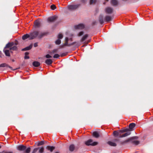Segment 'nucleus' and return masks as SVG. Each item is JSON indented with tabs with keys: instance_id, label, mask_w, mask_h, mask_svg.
Wrapping results in <instances>:
<instances>
[{
	"instance_id": "42",
	"label": "nucleus",
	"mask_w": 153,
	"mask_h": 153,
	"mask_svg": "<svg viewBox=\"0 0 153 153\" xmlns=\"http://www.w3.org/2000/svg\"><path fill=\"white\" fill-rule=\"evenodd\" d=\"M128 129H126L123 130L122 131V132H124L128 131Z\"/></svg>"
},
{
	"instance_id": "39",
	"label": "nucleus",
	"mask_w": 153,
	"mask_h": 153,
	"mask_svg": "<svg viewBox=\"0 0 153 153\" xmlns=\"http://www.w3.org/2000/svg\"><path fill=\"white\" fill-rule=\"evenodd\" d=\"M96 0H90V4L94 3L96 2Z\"/></svg>"
},
{
	"instance_id": "10",
	"label": "nucleus",
	"mask_w": 153,
	"mask_h": 153,
	"mask_svg": "<svg viewBox=\"0 0 153 153\" xmlns=\"http://www.w3.org/2000/svg\"><path fill=\"white\" fill-rule=\"evenodd\" d=\"M31 33L30 35L28 34H25L22 36V39L23 40H25L28 38H29L30 39H31Z\"/></svg>"
},
{
	"instance_id": "45",
	"label": "nucleus",
	"mask_w": 153,
	"mask_h": 153,
	"mask_svg": "<svg viewBox=\"0 0 153 153\" xmlns=\"http://www.w3.org/2000/svg\"><path fill=\"white\" fill-rule=\"evenodd\" d=\"M118 139H115V140H114V141H118Z\"/></svg>"
},
{
	"instance_id": "9",
	"label": "nucleus",
	"mask_w": 153,
	"mask_h": 153,
	"mask_svg": "<svg viewBox=\"0 0 153 153\" xmlns=\"http://www.w3.org/2000/svg\"><path fill=\"white\" fill-rule=\"evenodd\" d=\"M34 25L35 27H40L41 25L40 22L38 20H36L34 22Z\"/></svg>"
},
{
	"instance_id": "16",
	"label": "nucleus",
	"mask_w": 153,
	"mask_h": 153,
	"mask_svg": "<svg viewBox=\"0 0 153 153\" xmlns=\"http://www.w3.org/2000/svg\"><path fill=\"white\" fill-rule=\"evenodd\" d=\"M135 124L134 123H130L129 125V127L131 131L132 130V129L134 128L135 126Z\"/></svg>"
},
{
	"instance_id": "3",
	"label": "nucleus",
	"mask_w": 153,
	"mask_h": 153,
	"mask_svg": "<svg viewBox=\"0 0 153 153\" xmlns=\"http://www.w3.org/2000/svg\"><path fill=\"white\" fill-rule=\"evenodd\" d=\"M137 137H131L130 138H128V139L125 140L124 141H122L121 142V143L123 144L125 143H127L129 142L132 141L133 143L135 145H138L139 144V142L137 140H134L133 141V140L134 139H137Z\"/></svg>"
},
{
	"instance_id": "33",
	"label": "nucleus",
	"mask_w": 153,
	"mask_h": 153,
	"mask_svg": "<svg viewBox=\"0 0 153 153\" xmlns=\"http://www.w3.org/2000/svg\"><path fill=\"white\" fill-rule=\"evenodd\" d=\"M113 135L115 136H117L119 135L118 132L116 131H114L113 133Z\"/></svg>"
},
{
	"instance_id": "34",
	"label": "nucleus",
	"mask_w": 153,
	"mask_h": 153,
	"mask_svg": "<svg viewBox=\"0 0 153 153\" xmlns=\"http://www.w3.org/2000/svg\"><path fill=\"white\" fill-rule=\"evenodd\" d=\"M44 143V142L43 141H42L40 142H39L38 143V146H39L40 145H42Z\"/></svg>"
},
{
	"instance_id": "37",
	"label": "nucleus",
	"mask_w": 153,
	"mask_h": 153,
	"mask_svg": "<svg viewBox=\"0 0 153 153\" xmlns=\"http://www.w3.org/2000/svg\"><path fill=\"white\" fill-rule=\"evenodd\" d=\"M51 9L54 10L56 8V7L55 5L53 4L51 6Z\"/></svg>"
},
{
	"instance_id": "40",
	"label": "nucleus",
	"mask_w": 153,
	"mask_h": 153,
	"mask_svg": "<svg viewBox=\"0 0 153 153\" xmlns=\"http://www.w3.org/2000/svg\"><path fill=\"white\" fill-rule=\"evenodd\" d=\"M83 34V32L82 31H81L79 33L78 35V36H81Z\"/></svg>"
},
{
	"instance_id": "17",
	"label": "nucleus",
	"mask_w": 153,
	"mask_h": 153,
	"mask_svg": "<svg viewBox=\"0 0 153 153\" xmlns=\"http://www.w3.org/2000/svg\"><path fill=\"white\" fill-rule=\"evenodd\" d=\"M92 135L94 137L96 138H98L99 136V134L97 131H94L93 132Z\"/></svg>"
},
{
	"instance_id": "26",
	"label": "nucleus",
	"mask_w": 153,
	"mask_h": 153,
	"mask_svg": "<svg viewBox=\"0 0 153 153\" xmlns=\"http://www.w3.org/2000/svg\"><path fill=\"white\" fill-rule=\"evenodd\" d=\"M105 20L106 22H109L111 21V17L108 16H107L105 17Z\"/></svg>"
},
{
	"instance_id": "6",
	"label": "nucleus",
	"mask_w": 153,
	"mask_h": 153,
	"mask_svg": "<svg viewBox=\"0 0 153 153\" xmlns=\"http://www.w3.org/2000/svg\"><path fill=\"white\" fill-rule=\"evenodd\" d=\"M79 4L71 5L68 6V8L70 10H74L78 8Z\"/></svg>"
},
{
	"instance_id": "21",
	"label": "nucleus",
	"mask_w": 153,
	"mask_h": 153,
	"mask_svg": "<svg viewBox=\"0 0 153 153\" xmlns=\"http://www.w3.org/2000/svg\"><path fill=\"white\" fill-rule=\"evenodd\" d=\"M46 149L48 150H50L51 152H52L53 151V150L55 149V147L53 146H48L47 147Z\"/></svg>"
},
{
	"instance_id": "11",
	"label": "nucleus",
	"mask_w": 153,
	"mask_h": 153,
	"mask_svg": "<svg viewBox=\"0 0 153 153\" xmlns=\"http://www.w3.org/2000/svg\"><path fill=\"white\" fill-rule=\"evenodd\" d=\"M113 10V9L110 7H107L105 9L106 13L108 14H110L112 13Z\"/></svg>"
},
{
	"instance_id": "23",
	"label": "nucleus",
	"mask_w": 153,
	"mask_h": 153,
	"mask_svg": "<svg viewBox=\"0 0 153 153\" xmlns=\"http://www.w3.org/2000/svg\"><path fill=\"white\" fill-rule=\"evenodd\" d=\"M131 132H127L126 133L122 135H120L119 136L120 137H126L128 135H129L131 134Z\"/></svg>"
},
{
	"instance_id": "28",
	"label": "nucleus",
	"mask_w": 153,
	"mask_h": 153,
	"mask_svg": "<svg viewBox=\"0 0 153 153\" xmlns=\"http://www.w3.org/2000/svg\"><path fill=\"white\" fill-rule=\"evenodd\" d=\"M25 59H28L29 58V56H28L29 54V53L27 52H26L25 53Z\"/></svg>"
},
{
	"instance_id": "12",
	"label": "nucleus",
	"mask_w": 153,
	"mask_h": 153,
	"mask_svg": "<svg viewBox=\"0 0 153 153\" xmlns=\"http://www.w3.org/2000/svg\"><path fill=\"white\" fill-rule=\"evenodd\" d=\"M10 49H4V51L6 56H10Z\"/></svg>"
},
{
	"instance_id": "2",
	"label": "nucleus",
	"mask_w": 153,
	"mask_h": 153,
	"mask_svg": "<svg viewBox=\"0 0 153 153\" xmlns=\"http://www.w3.org/2000/svg\"><path fill=\"white\" fill-rule=\"evenodd\" d=\"M17 149L19 151H25L24 153H29L30 151V148L29 147L26 149V147L23 145H19L17 147Z\"/></svg>"
},
{
	"instance_id": "14",
	"label": "nucleus",
	"mask_w": 153,
	"mask_h": 153,
	"mask_svg": "<svg viewBox=\"0 0 153 153\" xmlns=\"http://www.w3.org/2000/svg\"><path fill=\"white\" fill-rule=\"evenodd\" d=\"M8 67L10 68H12L10 66L5 63H2L0 65V67Z\"/></svg>"
},
{
	"instance_id": "31",
	"label": "nucleus",
	"mask_w": 153,
	"mask_h": 153,
	"mask_svg": "<svg viewBox=\"0 0 153 153\" xmlns=\"http://www.w3.org/2000/svg\"><path fill=\"white\" fill-rule=\"evenodd\" d=\"M17 49V47L16 46H13V47H11L10 48V50H16Z\"/></svg>"
},
{
	"instance_id": "13",
	"label": "nucleus",
	"mask_w": 153,
	"mask_h": 153,
	"mask_svg": "<svg viewBox=\"0 0 153 153\" xmlns=\"http://www.w3.org/2000/svg\"><path fill=\"white\" fill-rule=\"evenodd\" d=\"M13 45V43H8L6 45L4 49H7V48H11L10 47H12Z\"/></svg>"
},
{
	"instance_id": "8",
	"label": "nucleus",
	"mask_w": 153,
	"mask_h": 153,
	"mask_svg": "<svg viewBox=\"0 0 153 153\" xmlns=\"http://www.w3.org/2000/svg\"><path fill=\"white\" fill-rule=\"evenodd\" d=\"M75 28L77 29H82L85 27L84 25L82 24H80L75 26Z\"/></svg>"
},
{
	"instance_id": "5",
	"label": "nucleus",
	"mask_w": 153,
	"mask_h": 153,
	"mask_svg": "<svg viewBox=\"0 0 153 153\" xmlns=\"http://www.w3.org/2000/svg\"><path fill=\"white\" fill-rule=\"evenodd\" d=\"M85 143L87 146H95L97 145L98 144L97 142H93V140L91 139H89L87 141L85 142Z\"/></svg>"
},
{
	"instance_id": "25",
	"label": "nucleus",
	"mask_w": 153,
	"mask_h": 153,
	"mask_svg": "<svg viewBox=\"0 0 153 153\" xmlns=\"http://www.w3.org/2000/svg\"><path fill=\"white\" fill-rule=\"evenodd\" d=\"M111 3L113 5H116L118 4L117 1L116 0H111Z\"/></svg>"
},
{
	"instance_id": "7",
	"label": "nucleus",
	"mask_w": 153,
	"mask_h": 153,
	"mask_svg": "<svg viewBox=\"0 0 153 153\" xmlns=\"http://www.w3.org/2000/svg\"><path fill=\"white\" fill-rule=\"evenodd\" d=\"M57 18V17L56 16H51L49 17L48 19V22H52L56 20Z\"/></svg>"
},
{
	"instance_id": "49",
	"label": "nucleus",
	"mask_w": 153,
	"mask_h": 153,
	"mask_svg": "<svg viewBox=\"0 0 153 153\" xmlns=\"http://www.w3.org/2000/svg\"><path fill=\"white\" fill-rule=\"evenodd\" d=\"M1 148V146H0V148Z\"/></svg>"
},
{
	"instance_id": "35",
	"label": "nucleus",
	"mask_w": 153,
	"mask_h": 153,
	"mask_svg": "<svg viewBox=\"0 0 153 153\" xmlns=\"http://www.w3.org/2000/svg\"><path fill=\"white\" fill-rule=\"evenodd\" d=\"M57 49H54L52 51L51 53L53 54L55 53H57Z\"/></svg>"
},
{
	"instance_id": "20",
	"label": "nucleus",
	"mask_w": 153,
	"mask_h": 153,
	"mask_svg": "<svg viewBox=\"0 0 153 153\" xmlns=\"http://www.w3.org/2000/svg\"><path fill=\"white\" fill-rule=\"evenodd\" d=\"M53 62V61L51 59H47L45 62V63L48 65H50Z\"/></svg>"
},
{
	"instance_id": "32",
	"label": "nucleus",
	"mask_w": 153,
	"mask_h": 153,
	"mask_svg": "<svg viewBox=\"0 0 153 153\" xmlns=\"http://www.w3.org/2000/svg\"><path fill=\"white\" fill-rule=\"evenodd\" d=\"M39 152L40 153H42L43 152L44 150V149L43 147L39 148Z\"/></svg>"
},
{
	"instance_id": "18",
	"label": "nucleus",
	"mask_w": 153,
	"mask_h": 153,
	"mask_svg": "<svg viewBox=\"0 0 153 153\" xmlns=\"http://www.w3.org/2000/svg\"><path fill=\"white\" fill-rule=\"evenodd\" d=\"M32 47V45H29V46L25 48H24L22 50V51H27V50H29Z\"/></svg>"
},
{
	"instance_id": "36",
	"label": "nucleus",
	"mask_w": 153,
	"mask_h": 153,
	"mask_svg": "<svg viewBox=\"0 0 153 153\" xmlns=\"http://www.w3.org/2000/svg\"><path fill=\"white\" fill-rule=\"evenodd\" d=\"M39 148H37L34 149L33 150L32 153H36L37 152Z\"/></svg>"
},
{
	"instance_id": "4",
	"label": "nucleus",
	"mask_w": 153,
	"mask_h": 153,
	"mask_svg": "<svg viewBox=\"0 0 153 153\" xmlns=\"http://www.w3.org/2000/svg\"><path fill=\"white\" fill-rule=\"evenodd\" d=\"M72 41V38H70L69 39H68V37H66L65 39V42L64 44L62 46V47H63L64 46H70L74 45L76 43V42H73L70 44H68V41Z\"/></svg>"
},
{
	"instance_id": "27",
	"label": "nucleus",
	"mask_w": 153,
	"mask_h": 153,
	"mask_svg": "<svg viewBox=\"0 0 153 153\" xmlns=\"http://www.w3.org/2000/svg\"><path fill=\"white\" fill-rule=\"evenodd\" d=\"M99 21L100 23L102 24L103 23V17L102 16L100 15V17Z\"/></svg>"
},
{
	"instance_id": "15",
	"label": "nucleus",
	"mask_w": 153,
	"mask_h": 153,
	"mask_svg": "<svg viewBox=\"0 0 153 153\" xmlns=\"http://www.w3.org/2000/svg\"><path fill=\"white\" fill-rule=\"evenodd\" d=\"M33 65L34 67H38L40 65V63L37 61H34L33 62Z\"/></svg>"
},
{
	"instance_id": "19",
	"label": "nucleus",
	"mask_w": 153,
	"mask_h": 153,
	"mask_svg": "<svg viewBox=\"0 0 153 153\" xmlns=\"http://www.w3.org/2000/svg\"><path fill=\"white\" fill-rule=\"evenodd\" d=\"M88 37V35L87 34H85L81 39L80 41L81 42H84L85 40Z\"/></svg>"
},
{
	"instance_id": "1",
	"label": "nucleus",
	"mask_w": 153,
	"mask_h": 153,
	"mask_svg": "<svg viewBox=\"0 0 153 153\" xmlns=\"http://www.w3.org/2000/svg\"><path fill=\"white\" fill-rule=\"evenodd\" d=\"M47 33L40 31H36L31 33V39H34L36 37L38 39H41L46 36Z\"/></svg>"
},
{
	"instance_id": "46",
	"label": "nucleus",
	"mask_w": 153,
	"mask_h": 153,
	"mask_svg": "<svg viewBox=\"0 0 153 153\" xmlns=\"http://www.w3.org/2000/svg\"><path fill=\"white\" fill-rule=\"evenodd\" d=\"M82 1V2H85V1Z\"/></svg>"
},
{
	"instance_id": "48",
	"label": "nucleus",
	"mask_w": 153,
	"mask_h": 153,
	"mask_svg": "<svg viewBox=\"0 0 153 153\" xmlns=\"http://www.w3.org/2000/svg\"><path fill=\"white\" fill-rule=\"evenodd\" d=\"M107 1H108V0H106Z\"/></svg>"
},
{
	"instance_id": "43",
	"label": "nucleus",
	"mask_w": 153,
	"mask_h": 153,
	"mask_svg": "<svg viewBox=\"0 0 153 153\" xmlns=\"http://www.w3.org/2000/svg\"><path fill=\"white\" fill-rule=\"evenodd\" d=\"M34 47H36L38 46V44L36 42L34 44Z\"/></svg>"
},
{
	"instance_id": "41",
	"label": "nucleus",
	"mask_w": 153,
	"mask_h": 153,
	"mask_svg": "<svg viewBox=\"0 0 153 153\" xmlns=\"http://www.w3.org/2000/svg\"><path fill=\"white\" fill-rule=\"evenodd\" d=\"M45 57L46 58H51L52 57L51 55H49L48 54H47L46 55Z\"/></svg>"
},
{
	"instance_id": "47",
	"label": "nucleus",
	"mask_w": 153,
	"mask_h": 153,
	"mask_svg": "<svg viewBox=\"0 0 153 153\" xmlns=\"http://www.w3.org/2000/svg\"><path fill=\"white\" fill-rule=\"evenodd\" d=\"M55 153H58V152H55Z\"/></svg>"
},
{
	"instance_id": "29",
	"label": "nucleus",
	"mask_w": 153,
	"mask_h": 153,
	"mask_svg": "<svg viewBox=\"0 0 153 153\" xmlns=\"http://www.w3.org/2000/svg\"><path fill=\"white\" fill-rule=\"evenodd\" d=\"M61 43V40L60 39H58L55 41V43L56 45H59Z\"/></svg>"
},
{
	"instance_id": "38",
	"label": "nucleus",
	"mask_w": 153,
	"mask_h": 153,
	"mask_svg": "<svg viewBox=\"0 0 153 153\" xmlns=\"http://www.w3.org/2000/svg\"><path fill=\"white\" fill-rule=\"evenodd\" d=\"M59 56H60L59 55L57 54H56L54 55L53 57L54 58H59Z\"/></svg>"
},
{
	"instance_id": "24",
	"label": "nucleus",
	"mask_w": 153,
	"mask_h": 153,
	"mask_svg": "<svg viewBox=\"0 0 153 153\" xmlns=\"http://www.w3.org/2000/svg\"><path fill=\"white\" fill-rule=\"evenodd\" d=\"M75 148L73 144L71 145L69 147V149L71 152L73 151Z\"/></svg>"
},
{
	"instance_id": "22",
	"label": "nucleus",
	"mask_w": 153,
	"mask_h": 153,
	"mask_svg": "<svg viewBox=\"0 0 153 153\" xmlns=\"http://www.w3.org/2000/svg\"><path fill=\"white\" fill-rule=\"evenodd\" d=\"M107 143L108 144L111 146H115L117 145V144L111 141H108Z\"/></svg>"
},
{
	"instance_id": "44",
	"label": "nucleus",
	"mask_w": 153,
	"mask_h": 153,
	"mask_svg": "<svg viewBox=\"0 0 153 153\" xmlns=\"http://www.w3.org/2000/svg\"><path fill=\"white\" fill-rule=\"evenodd\" d=\"M4 153H13L12 152H4Z\"/></svg>"
},
{
	"instance_id": "30",
	"label": "nucleus",
	"mask_w": 153,
	"mask_h": 153,
	"mask_svg": "<svg viewBox=\"0 0 153 153\" xmlns=\"http://www.w3.org/2000/svg\"><path fill=\"white\" fill-rule=\"evenodd\" d=\"M63 36L62 34L60 33L58 34L57 37L58 39H60L63 38Z\"/></svg>"
}]
</instances>
